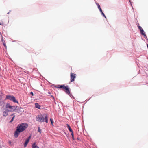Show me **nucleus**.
Here are the masks:
<instances>
[{"instance_id": "obj_1", "label": "nucleus", "mask_w": 148, "mask_h": 148, "mask_svg": "<svg viewBox=\"0 0 148 148\" xmlns=\"http://www.w3.org/2000/svg\"><path fill=\"white\" fill-rule=\"evenodd\" d=\"M28 127V125L25 123L19 124L17 127L16 129L14 132V137L16 138H17L20 133L25 130Z\"/></svg>"}, {"instance_id": "obj_2", "label": "nucleus", "mask_w": 148, "mask_h": 148, "mask_svg": "<svg viewBox=\"0 0 148 148\" xmlns=\"http://www.w3.org/2000/svg\"><path fill=\"white\" fill-rule=\"evenodd\" d=\"M37 120L40 122H48V116L47 114L38 115L36 117Z\"/></svg>"}, {"instance_id": "obj_3", "label": "nucleus", "mask_w": 148, "mask_h": 148, "mask_svg": "<svg viewBox=\"0 0 148 148\" xmlns=\"http://www.w3.org/2000/svg\"><path fill=\"white\" fill-rule=\"evenodd\" d=\"M6 99L10 100L14 103H18V102L16 99L15 97L13 95H7L6 96Z\"/></svg>"}, {"instance_id": "obj_4", "label": "nucleus", "mask_w": 148, "mask_h": 148, "mask_svg": "<svg viewBox=\"0 0 148 148\" xmlns=\"http://www.w3.org/2000/svg\"><path fill=\"white\" fill-rule=\"evenodd\" d=\"M60 87L62 88L64 90H65V91L66 94L68 95L70 94V91L68 86H65L64 85H60Z\"/></svg>"}, {"instance_id": "obj_5", "label": "nucleus", "mask_w": 148, "mask_h": 148, "mask_svg": "<svg viewBox=\"0 0 148 148\" xmlns=\"http://www.w3.org/2000/svg\"><path fill=\"white\" fill-rule=\"evenodd\" d=\"M71 81V82H73L74 81V79L76 78V74L73 73H71L70 75Z\"/></svg>"}, {"instance_id": "obj_6", "label": "nucleus", "mask_w": 148, "mask_h": 148, "mask_svg": "<svg viewBox=\"0 0 148 148\" xmlns=\"http://www.w3.org/2000/svg\"><path fill=\"white\" fill-rule=\"evenodd\" d=\"M14 108V106H11L9 103H7L6 106V108H9L10 109H13V108Z\"/></svg>"}, {"instance_id": "obj_7", "label": "nucleus", "mask_w": 148, "mask_h": 148, "mask_svg": "<svg viewBox=\"0 0 148 148\" xmlns=\"http://www.w3.org/2000/svg\"><path fill=\"white\" fill-rule=\"evenodd\" d=\"M11 116H12L13 117L12 118L11 120H10V123H11V122H12L14 120V118L15 117V115H14V114H12L11 115Z\"/></svg>"}, {"instance_id": "obj_8", "label": "nucleus", "mask_w": 148, "mask_h": 148, "mask_svg": "<svg viewBox=\"0 0 148 148\" xmlns=\"http://www.w3.org/2000/svg\"><path fill=\"white\" fill-rule=\"evenodd\" d=\"M140 32H141V34L142 35H143L145 37L147 38L146 34H145V33L144 32V30H143V29L141 31H140Z\"/></svg>"}, {"instance_id": "obj_9", "label": "nucleus", "mask_w": 148, "mask_h": 148, "mask_svg": "<svg viewBox=\"0 0 148 148\" xmlns=\"http://www.w3.org/2000/svg\"><path fill=\"white\" fill-rule=\"evenodd\" d=\"M32 148H39V147L35 143H34L32 145Z\"/></svg>"}, {"instance_id": "obj_10", "label": "nucleus", "mask_w": 148, "mask_h": 148, "mask_svg": "<svg viewBox=\"0 0 148 148\" xmlns=\"http://www.w3.org/2000/svg\"><path fill=\"white\" fill-rule=\"evenodd\" d=\"M29 141L28 140H27V139L25 141L24 144V146L25 147H26L27 146V144H28Z\"/></svg>"}, {"instance_id": "obj_11", "label": "nucleus", "mask_w": 148, "mask_h": 148, "mask_svg": "<svg viewBox=\"0 0 148 148\" xmlns=\"http://www.w3.org/2000/svg\"><path fill=\"white\" fill-rule=\"evenodd\" d=\"M35 107L36 108L40 109V106L38 103H37L35 104Z\"/></svg>"}, {"instance_id": "obj_12", "label": "nucleus", "mask_w": 148, "mask_h": 148, "mask_svg": "<svg viewBox=\"0 0 148 148\" xmlns=\"http://www.w3.org/2000/svg\"><path fill=\"white\" fill-rule=\"evenodd\" d=\"M96 4L98 6V9L99 10L100 12H101V11L102 12V10L101 9V8L99 4L98 3H96Z\"/></svg>"}, {"instance_id": "obj_13", "label": "nucleus", "mask_w": 148, "mask_h": 148, "mask_svg": "<svg viewBox=\"0 0 148 148\" xmlns=\"http://www.w3.org/2000/svg\"><path fill=\"white\" fill-rule=\"evenodd\" d=\"M8 114V112H4L3 113V115L4 116H6Z\"/></svg>"}, {"instance_id": "obj_14", "label": "nucleus", "mask_w": 148, "mask_h": 148, "mask_svg": "<svg viewBox=\"0 0 148 148\" xmlns=\"http://www.w3.org/2000/svg\"><path fill=\"white\" fill-rule=\"evenodd\" d=\"M67 125L68 126V129L70 131V132H72V131H73V130H72V129H71V128L70 126L68 124H67Z\"/></svg>"}, {"instance_id": "obj_15", "label": "nucleus", "mask_w": 148, "mask_h": 148, "mask_svg": "<svg viewBox=\"0 0 148 148\" xmlns=\"http://www.w3.org/2000/svg\"><path fill=\"white\" fill-rule=\"evenodd\" d=\"M1 41L2 42L3 44L5 43V40H4L3 37H2L1 38Z\"/></svg>"}, {"instance_id": "obj_16", "label": "nucleus", "mask_w": 148, "mask_h": 148, "mask_svg": "<svg viewBox=\"0 0 148 148\" xmlns=\"http://www.w3.org/2000/svg\"><path fill=\"white\" fill-rule=\"evenodd\" d=\"M138 28L140 31H141L143 29L140 26H138Z\"/></svg>"}, {"instance_id": "obj_17", "label": "nucleus", "mask_w": 148, "mask_h": 148, "mask_svg": "<svg viewBox=\"0 0 148 148\" xmlns=\"http://www.w3.org/2000/svg\"><path fill=\"white\" fill-rule=\"evenodd\" d=\"M101 12V14L103 15V16L105 17V18H106V17L105 15V14H104V13H103V12L102 11V12Z\"/></svg>"}, {"instance_id": "obj_18", "label": "nucleus", "mask_w": 148, "mask_h": 148, "mask_svg": "<svg viewBox=\"0 0 148 148\" xmlns=\"http://www.w3.org/2000/svg\"><path fill=\"white\" fill-rule=\"evenodd\" d=\"M38 132H39L40 133H41V130H40L39 127H38Z\"/></svg>"}, {"instance_id": "obj_19", "label": "nucleus", "mask_w": 148, "mask_h": 148, "mask_svg": "<svg viewBox=\"0 0 148 148\" xmlns=\"http://www.w3.org/2000/svg\"><path fill=\"white\" fill-rule=\"evenodd\" d=\"M31 135L27 139H26L27 140H28L29 141L30 140V139L31 138Z\"/></svg>"}, {"instance_id": "obj_20", "label": "nucleus", "mask_w": 148, "mask_h": 148, "mask_svg": "<svg viewBox=\"0 0 148 148\" xmlns=\"http://www.w3.org/2000/svg\"><path fill=\"white\" fill-rule=\"evenodd\" d=\"M50 121H51V124L52 125H53V120L52 119H50Z\"/></svg>"}, {"instance_id": "obj_21", "label": "nucleus", "mask_w": 148, "mask_h": 148, "mask_svg": "<svg viewBox=\"0 0 148 148\" xmlns=\"http://www.w3.org/2000/svg\"><path fill=\"white\" fill-rule=\"evenodd\" d=\"M60 86H55V87L57 88L58 89H59V88L61 89V88H60Z\"/></svg>"}, {"instance_id": "obj_22", "label": "nucleus", "mask_w": 148, "mask_h": 148, "mask_svg": "<svg viewBox=\"0 0 148 148\" xmlns=\"http://www.w3.org/2000/svg\"><path fill=\"white\" fill-rule=\"evenodd\" d=\"M4 46L5 47V48H7V46H6V43H3V44Z\"/></svg>"}, {"instance_id": "obj_23", "label": "nucleus", "mask_w": 148, "mask_h": 148, "mask_svg": "<svg viewBox=\"0 0 148 148\" xmlns=\"http://www.w3.org/2000/svg\"><path fill=\"white\" fill-rule=\"evenodd\" d=\"M71 132V135L72 136H74V135H73V131H72V132Z\"/></svg>"}, {"instance_id": "obj_24", "label": "nucleus", "mask_w": 148, "mask_h": 148, "mask_svg": "<svg viewBox=\"0 0 148 148\" xmlns=\"http://www.w3.org/2000/svg\"><path fill=\"white\" fill-rule=\"evenodd\" d=\"M30 94L32 95L33 96L34 95V94L32 92H31L30 93Z\"/></svg>"}, {"instance_id": "obj_25", "label": "nucleus", "mask_w": 148, "mask_h": 148, "mask_svg": "<svg viewBox=\"0 0 148 148\" xmlns=\"http://www.w3.org/2000/svg\"><path fill=\"white\" fill-rule=\"evenodd\" d=\"M51 96L53 97V100H55V99L54 97L53 96H52V95H51Z\"/></svg>"}, {"instance_id": "obj_26", "label": "nucleus", "mask_w": 148, "mask_h": 148, "mask_svg": "<svg viewBox=\"0 0 148 148\" xmlns=\"http://www.w3.org/2000/svg\"><path fill=\"white\" fill-rule=\"evenodd\" d=\"M72 139L73 140H74V136H72Z\"/></svg>"}, {"instance_id": "obj_27", "label": "nucleus", "mask_w": 148, "mask_h": 148, "mask_svg": "<svg viewBox=\"0 0 148 148\" xmlns=\"http://www.w3.org/2000/svg\"><path fill=\"white\" fill-rule=\"evenodd\" d=\"M49 94H51V93H50V92H49Z\"/></svg>"}, {"instance_id": "obj_28", "label": "nucleus", "mask_w": 148, "mask_h": 148, "mask_svg": "<svg viewBox=\"0 0 148 148\" xmlns=\"http://www.w3.org/2000/svg\"><path fill=\"white\" fill-rule=\"evenodd\" d=\"M1 25V23H0V25Z\"/></svg>"}]
</instances>
